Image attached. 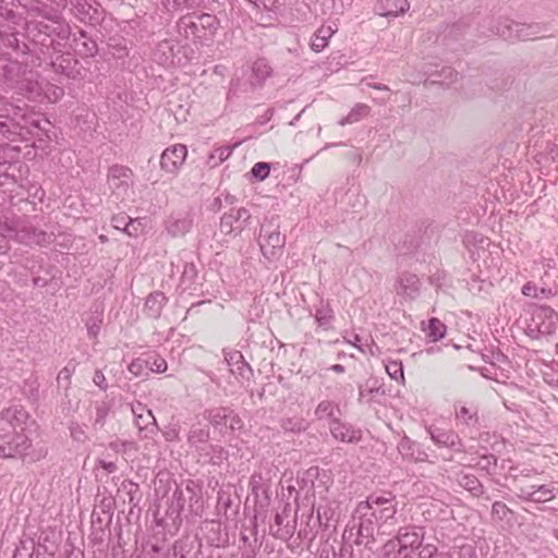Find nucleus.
Masks as SVG:
<instances>
[{"label": "nucleus", "instance_id": "f257e3e1", "mask_svg": "<svg viewBox=\"0 0 558 558\" xmlns=\"http://www.w3.org/2000/svg\"><path fill=\"white\" fill-rule=\"evenodd\" d=\"M66 3V0H31L24 4L29 16L25 23L26 36L43 60L62 54L69 47L72 29L62 14Z\"/></svg>", "mask_w": 558, "mask_h": 558}, {"label": "nucleus", "instance_id": "f03ea898", "mask_svg": "<svg viewBox=\"0 0 558 558\" xmlns=\"http://www.w3.org/2000/svg\"><path fill=\"white\" fill-rule=\"evenodd\" d=\"M47 454L48 447L43 441L34 444L25 433H0V458L35 463L45 459Z\"/></svg>", "mask_w": 558, "mask_h": 558}, {"label": "nucleus", "instance_id": "7ed1b4c3", "mask_svg": "<svg viewBox=\"0 0 558 558\" xmlns=\"http://www.w3.org/2000/svg\"><path fill=\"white\" fill-rule=\"evenodd\" d=\"M425 530L423 526L405 525L398 529L397 534L383 546V558H413L412 554L424 546Z\"/></svg>", "mask_w": 558, "mask_h": 558}, {"label": "nucleus", "instance_id": "20e7f679", "mask_svg": "<svg viewBox=\"0 0 558 558\" xmlns=\"http://www.w3.org/2000/svg\"><path fill=\"white\" fill-rule=\"evenodd\" d=\"M219 26V20L209 13H187L181 16L177 22L180 35L199 44L211 40Z\"/></svg>", "mask_w": 558, "mask_h": 558}, {"label": "nucleus", "instance_id": "39448f33", "mask_svg": "<svg viewBox=\"0 0 558 558\" xmlns=\"http://www.w3.org/2000/svg\"><path fill=\"white\" fill-rule=\"evenodd\" d=\"M524 332L531 339L551 336L558 328V314L547 305L532 304L526 311Z\"/></svg>", "mask_w": 558, "mask_h": 558}, {"label": "nucleus", "instance_id": "423d86ee", "mask_svg": "<svg viewBox=\"0 0 558 558\" xmlns=\"http://www.w3.org/2000/svg\"><path fill=\"white\" fill-rule=\"evenodd\" d=\"M361 509H365L375 519L378 526L397 523L398 501L391 492L371 494L366 500L360 501Z\"/></svg>", "mask_w": 558, "mask_h": 558}, {"label": "nucleus", "instance_id": "0eeeda50", "mask_svg": "<svg viewBox=\"0 0 558 558\" xmlns=\"http://www.w3.org/2000/svg\"><path fill=\"white\" fill-rule=\"evenodd\" d=\"M492 33L506 40H530L536 38L544 31V26L539 23H519L508 17H499L492 21Z\"/></svg>", "mask_w": 558, "mask_h": 558}, {"label": "nucleus", "instance_id": "6e6552de", "mask_svg": "<svg viewBox=\"0 0 558 558\" xmlns=\"http://www.w3.org/2000/svg\"><path fill=\"white\" fill-rule=\"evenodd\" d=\"M202 497L199 493L190 484L180 486L175 484V488L169 499L168 513L177 518L184 511L198 514L202 510Z\"/></svg>", "mask_w": 558, "mask_h": 558}, {"label": "nucleus", "instance_id": "1a4fd4ad", "mask_svg": "<svg viewBox=\"0 0 558 558\" xmlns=\"http://www.w3.org/2000/svg\"><path fill=\"white\" fill-rule=\"evenodd\" d=\"M203 417L222 436L243 427L242 418L229 407L206 409Z\"/></svg>", "mask_w": 558, "mask_h": 558}, {"label": "nucleus", "instance_id": "9d476101", "mask_svg": "<svg viewBox=\"0 0 558 558\" xmlns=\"http://www.w3.org/2000/svg\"><path fill=\"white\" fill-rule=\"evenodd\" d=\"M353 519L359 520V523L353 526L356 527L355 545L363 546L365 549L373 551L376 544L375 530L376 525H378L377 522L368 511L361 509L360 502L356 505Z\"/></svg>", "mask_w": 558, "mask_h": 558}, {"label": "nucleus", "instance_id": "9b49d317", "mask_svg": "<svg viewBox=\"0 0 558 558\" xmlns=\"http://www.w3.org/2000/svg\"><path fill=\"white\" fill-rule=\"evenodd\" d=\"M286 239L279 232L278 228L271 225H263L259 231V246L265 258L268 260L277 259L283 250Z\"/></svg>", "mask_w": 558, "mask_h": 558}, {"label": "nucleus", "instance_id": "f8f14e48", "mask_svg": "<svg viewBox=\"0 0 558 558\" xmlns=\"http://www.w3.org/2000/svg\"><path fill=\"white\" fill-rule=\"evenodd\" d=\"M515 495L520 500L525 502L543 504L557 497L558 487H556L554 483L518 487Z\"/></svg>", "mask_w": 558, "mask_h": 558}, {"label": "nucleus", "instance_id": "ddd939ff", "mask_svg": "<svg viewBox=\"0 0 558 558\" xmlns=\"http://www.w3.org/2000/svg\"><path fill=\"white\" fill-rule=\"evenodd\" d=\"M291 507L289 504H286L280 512H277L274 518V523L269 526V533L275 538L281 541L290 539L296 526V520L290 521Z\"/></svg>", "mask_w": 558, "mask_h": 558}, {"label": "nucleus", "instance_id": "4468645a", "mask_svg": "<svg viewBox=\"0 0 558 558\" xmlns=\"http://www.w3.org/2000/svg\"><path fill=\"white\" fill-rule=\"evenodd\" d=\"M133 172L130 168L114 165L108 171V184L112 193L123 197L133 184Z\"/></svg>", "mask_w": 558, "mask_h": 558}, {"label": "nucleus", "instance_id": "2eb2a0df", "mask_svg": "<svg viewBox=\"0 0 558 558\" xmlns=\"http://www.w3.org/2000/svg\"><path fill=\"white\" fill-rule=\"evenodd\" d=\"M29 420L28 412L22 405L14 404L0 412V423L11 428L10 432L24 433ZM2 430L7 432L4 427Z\"/></svg>", "mask_w": 558, "mask_h": 558}, {"label": "nucleus", "instance_id": "dca6fc26", "mask_svg": "<svg viewBox=\"0 0 558 558\" xmlns=\"http://www.w3.org/2000/svg\"><path fill=\"white\" fill-rule=\"evenodd\" d=\"M187 156V148L183 144H174L166 148L160 156L161 170L175 174L184 163Z\"/></svg>", "mask_w": 558, "mask_h": 558}, {"label": "nucleus", "instance_id": "f3484780", "mask_svg": "<svg viewBox=\"0 0 558 558\" xmlns=\"http://www.w3.org/2000/svg\"><path fill=\"white\" fill-rule=\"evenodd\" d=\"M24 74L22 63L16 60H12L7 54H0V78L12 88H23V82L21 81Z\"/></svg>", "mask_w": 558, "mask_h": 558}, {"label": "nucleus", "instance_id": "a211bd4d", "mask_svg": "<svg viewBox=\"0 0 558 558\" xmlns=\"http://www.w3.org/2000/svg\"><path fill=\"white\" fill-rule=\"evenodd\" d=\"M223 357L230 367V372L238 380H251L253 377V369L240 351L223 349Z\"/></svg>", "mask_w": 558, "mask_h": 558}, {"label": "nucleus", "instance_id": "6ab92c4d", "mask_svg": "<svg viewBox=\"0 0 558 558\" xmlns=\"http://www.w3.org/2000/svg\"><path fill=\"white\" fill-rule=\"evenodd\" d=\"M70 3L81 22L96 24L101 20V7L96 0H70Z\"/></svg>", "mask_w": 558, "mask_h": 558}, {"label": "nucleus", "instance_id": "aec40b11", "mask_svg": "<svg viewBox=\"0 0 558 558\" xmlns=\"http://www.w3.org/2000/svg\"><path fill=\"white\" fill-rule=\"evenodd\" d=\"M427 432H428L432 440L438 447L450 448L457 452L465 451L464 445H463L460 436L454 430L440 428L437 426H429L427 428Z\"/></svg>", "mask_w": 558, "mask_h": 558}, {"label": "nucleus", "instance_id": "412c9836", "mask_svg": "<svg viewBox=\"0 0 558 558\" xmlns=\"http://www.w3.org/2000/svg\"><path fill=\"white\" fill-rule=\"evenodd\" d=\"M331 436L340 442L356 444L362 438V430L348 422L340 418L332 420L328 423Z\"/></svg>", "mask_w": 558, "mask_h": 558}, {"label": "nucleus", "instance_id": "4be33fe9", "mask_svg": "<svg viewBox=\"0 0 558 558\" xmlns=\"http://www.w3.org/2000/svg\"><path fill=\"white\" fill-rule=\"evenodd\" d=\"M134 415V423L140 433H144V437H149L157 433L158 426L156 418L150 410H148L141 402L132 405Z\"/></svg>", "mask_w": 558, "mask_h": 558}, {"label": "nucleus", "instance_id": "5701e85b", "mask_svg": "<svg viewBox=\"0 0 558 558\" xmlns=\"http://www.w3.org/2000/svg\"><path fill=\"white\" fill-rule=\"evenodd\" d=\"M385 397L386 390L375 378H369L364 384L359 385V403L368 405L383 404Z\"/></svg>", "mask_w": 558, "mask_h": 558}, {"label": "nucleus", "instance_id": "b1692460", "mask_svg": "<svg viewBox=\"0 0 558 558\" xmlns=\"http://www.w3.org/2000/svg\"><path fill=\"white\" fill-rule=\"evenodd\" d=\"M167 233L171 238L185 235L193 226V219L187 213H177L168 217L165 222Z\"/></svg>", "mask_w": 558, "mask_h": 558}, {"label": "nucleus", "instance_id": "393cba45", "mask_svg": "<svg viewBox=\"0 0 558 558\" xmlns=\"http://www.w3.org/2000/svg\"><path fill=\"white\" fill-rule=\"evenodd\" d=\"M209 439L210 428L208 425L202 426L201 424H193L186 436L189 447L196 453L205 451L206 447L209 445Z\"/></svg>", "mask_w": 558, "mask_h": 558}, {"label": "nucleus", "instance_id": "a878e982", "mask_svg": "<svg viewBox=\"0 0 558 558\" xmlns=\"http://www.w3.org/2000/svg\"><path fill=\"white\" fill-rule=\"evenodd\" d=\"M398 451L404 460L412 462L427 461L428 454L422 448L421 444L403 436L398 444Z\"/></svg>", "mask_w": 558, "mask_h": 558}, {"label": "nucleus", "instance_id": "bb28decb", "mask_svg": "<svg viewBox=\"0 0 558 558\" xmlns=\"http://www.w3.org/2000/svg\"><path fill=\"white\" fill-rule=\"evenodd\" d=\"M397 294L409 300H415L420 295L421 281L418 277L411 272H401L398 277Z\"/></svg>", "mask_w": 558, "mask_h": 558}, {"label": "nucleus", "instance_id": "cd10ccee", "mask_svg": "<svg viewBox=\"0 0 558 558\" xmlns=\"http://www.w3.org/2000/svg\"><path fill=\"white\" fill-rule=\"evenodd\" d=\"M177 44L172 39H165L157 44L154 50V59L163 66L174 64Z\"/></svg>", "mask_w": 558, "mask_h": 558}, {"label": "nucleus", "instance_id": "c85d7f7f", "mask_svg": "<svg viewBox=\"0 0 558 558\" xmlns=\"http://www.w3.org/2000/svg\"><path fill=\"white\" fill-rule=\"evenodd\" d=\"M314 311L313 315L318 326L324 330L331 329L335 320V313L329 303L324 300H319V302L314 306Z\"/></svg>", "mask_w": 558, "mask_h": 558}, {"label": "nucleus", "instance_id": "c756f323", "mask_svg": "<svg viewBox=\"0 0 558 558\" xmlns=\"http://www.w3.org/2000/svg\"><path fill=\"white\" fill-rule=\"evenodd\" d=\"M458 484L468 490L473 497H481L485 493V488L481 481L474 475L470 473L460 472L457 475Z\"/></svg>", "mask_w": 558, "mask_h": 558}, {"label": "nucleus", "instance_id": "7c9ffc66", "mask_svg": "<svg viewBox=\"0 0 558 558\" xmlns=\"http://www.w3.org/2000/svg\"><path fill=\"white\" fill-rule=\"evenodd\" d=\"M167 302V298L163 292L155 291L150 293L145 301L144 311L150 318H158L161 311Z\"/></svg>", "mask_w": 558, "mask_h": 558}, {"label": "nucleus", "instance_id": "2f4dec72", "mask_svg": "<svg viewBox=\"0 0 558 558\" xmlns=\"http://www.w3.org/2000/svg\"><path fill=\"white\" fill-rule=\"evenodd\" d=\"M521 293L524 296L532 298V299L549 300L556 295L557 291H556V289H554L551 287H545V286L538 287L535 282L527 281L526 283H524L522 286Z\"/></svg>", "mask_w": 558, "mask_h": 558}, {"label": "nucleus", "instance_id": "473e14b6", "mask_svg": "<svg viewBox=\"0 0 558 558\" xmlns=\"http://www.w3.org/2000/svg\"><path fill=\"white\" fill-rule=\"evenodd\" d=\"M197 454L213 465H221L229 457L228 451L217 444H209L205 451H201Z\"/></svg>", "mask_w": 558, "mask_h": 558}, {"label": "nucleus", "instance_id": "72a5a7b5", "mask_svg": "<svg viewBox=\"0 0 558 558\" xmlns=\"http://www.w3.org/2000/svg\"><path fill=\"white\" fill-rule=\"evenodd\" d=\"M410 8L408 0H380L378 12L383 16H398Z\"/></svg>", "mask_w": 558, "mask_h": 558}, {"label": "nucleus", "instance_id": "f704fd0d", "mask_svg": "<svg viewBox=\"0 0 558 558\" xmlns=\"http://www.w3.org/2000/svg\"><path fill=\"white\" fill-rule=\"evenodd\" d=\"M337 31L336 27L331 25H323L320 26L316 33L314 34L312 40H311V48L315 52H320L324 48L327 47L329 39Z\"/></svg>", "mask_w": 558, "mask_h": 558}, {"label": "nucleus", "instance_id": "c9c22d12", "mask_svg": "<svg viewBox=\"0 0 558 558\" xmlns=\"http://www.w3.org/2000/svg\"><path fill=\"white\" fill-rule=\"evenodd\" d=\"M336 413H340L339 404L330 400L320 401L314 411V415L318 421L328 420L330 422L338 420L339 417L336 416Z\"/></svg>", "mask_w": 558, "mask_h": 558}, {"label": "nucleus", "instance_id": "e433bc0d", "mask_svg": "<svg viewBox=\"0 0 558 558\" xmlns=\"http://www.w3.org/2000/svg\"><path fill=\"white\" fill-rule=\"evenodd\" d=\"M119 492H122L128 496V502L131 506V511L140 505L143 497L140 485L131 480L122 481Z\"/></svg>", "mask_w": 558, "mask_h": 558}, {"label": "nucleus", "instance_id": "4c0bfd02", "mask_svg": "<svg viewBox=\"0 0 558 558\" xmlns=\"http://www.w3.org/2000/svg\"><path fill=\"white\" fill-rule=\"evenodd\" d=\"M272 74V68L265 58H258L252 65V77L262 85Z\"/></svg>", "mask_w": 558, "mask_h": 558}, {"label": "nucleus", "instance_id": "58836bf2", "mask_svg": "<svg viewBox=\"0 0 558 558\" xmlns=\"http://www.w3.org/2000/svg\"><path fill=\"white\" fill-rule=\"evenodd\" d=\"M456 418L458 424L475 427L478 423L477 410L474 407L461 405L456 409Z\"/></svg>", "mask_w": 558, "mask_h": 558}, {"label": "nucleus", "instance_id": "ea45409f", "mask_svg": "<svg viewBox=\"0 0 558 558\" xmlns=\"http://www.w3.org/2000/svg\"><path fill=\"white\" fill-rule=\"evenodd\" d=\"M371 112V107L365 104H356L351 111L338 121L340 126L353 124L367 117Z\"/></svg>", "mask_w": 558, "mask_h": 558}, {"label": "nucleus", "instance_id": "a19ab883", "mask_svg": "<svg viewBox=\"0 0 558 558\" xmlns=\"http://www.w3.org/2000/svg\"><path fill=\"white\" fill-rule=\"evenodd\" d=\"M280 427L286 433L300 434L308 428V423L300 416L282 417L280 420Z\"/></svg>", "mask_w": 558, "mask_h": 558}, {"label": "nucleus", "instance_id": "79ce46f5", "mask_svg": "<svg viewBox=\"0 0 558 558\" xmlns=\"http://www.w3.org/2000/svg\"><path fill=\"white\" fill-rule=\"evenodd\" d=\"M5 46L12 48L15 52L22 53V54H28V53H40V51L34 47V45L31 43L32 48L28 44L23 43L19 39L17 34H9L7 35L4 39Z\"/></svg>", "mask_w": 558, "mask_h": 558}, {"label": "nucleus", "instance_id": "37998d69", "mask_svg": "<svg viewBox=\"0 0 558 558\" xmlns=\"http://www.w3.org/2000/svg\"><path fill=\"white\" fill-rule=\"evenodd\" d=\"M145 366L147 367V373L153 372L157 374L165 373L167 371V362L159 354L151 352L147 354H143Z\"/></svg>", "mask_w": 558, "mask_h": 558}, {"label": "nucleus", "instance_id": "c03bdc74", "mask_svg": "<svg viewBox=\"0 0 558 558\" xmlns=\"http://www.w3.org/2000/svg\"><path fill=\"white\" fill-rule=\"evenodd\" d=\"M201 0H160L161 5L168 12L190 11L199 4Z\"/></svg>", "mask_w": 558, "mask_h": 558}, {"label": "nucleus", "instance_id": "a18cd8bd", "mask_svg": "<svg viewBox=\"0 0 558 558\" xmlns=\"http://www.w3.org/2000/svg\"><path fill=\"white\" fill-rule=\"evenodd\" d=\"M248 487H250L251 494L254 496L256 501L260 497V495H265V497L268 498V496H267L268 485L266 483V480L263 477V475L260 473L252 474L250 482H248Z\"/></svg>", "mask_w": 558, "mask_h": 558}, {"label": "nucleus", "instance_id": "49530a36", "mask_svg": "<svg viewBox=\"0 0 558 558\" xmlns=\"http://www.w3.org/2000/svg\"><path fill=\"white\" fill-rule=\"evenodd\" d=\"M432 83H438L445 86H450L457 81L458 72L451 66H444L438 74H432Z\"/></svg>", "mask_w": 558, "mask_h": 558}, {"label": "nucleus", "instance_id": "de8ad7c7", "mask_svg": "<svg viewBox=\"0 0 558 558\" xmlns=\"http://www.w3.org/2000/svg\"><path fill=\"white\" fill-rule=\"evenodd\" d=\"M111 410V405L108 401L101 400L95 402V420H94V427L95 428H102L106 424V418Z\"/></svg>", "mask_w": 558, "mask_h": 558}, {"label": "nucleus", "instance_id": "09e8293b", "mask_svg": "<svg viewBox=\"0 0 558 558\" xmlns=\"http://www.w3.org/2000/svg\"><path fill=\"white\" fill-rule=\"evenodd\" d=\"M446 329V325L438 318H430L426 329V335L432 341L435 342L444 338Z\"/></svg>", "mask_w": 558, "mask_h": 558}, {"label": "nucleus", "instance_id": "8fccbe9b", "mask_svg": "<svg viewBox=\"0 0 558 558\" xmlns=\"http://www.w3.org/2000/svg\"><path fill=\"white\" fill-rule=\"evenodd\" d=\"M317 520L320 526L328 529L330 522H336L335 510L329 505H318L316 508Z\"/></svg>", "mask_w": 558, "mask_h": 558}, {"label": "nucleus", "instance_id": "3c124183", "mask_svg": "<svg viewBox=\"0 0 558 558\" xmlns=\"http://www.w3.org/2000/svg\"><path fill=\"white\" fill-rule=\"evenodd\" d=\"M466 287L471 293L478 294L483 291H487V289L492 287V283L480 276L472 274L470 278L466 279Z\"/></svg>", "mask_w": 558, "mask_h": 558}, {"label": "nucleus", "instance_id": "603ef678", "mask_svg": "<svg viewBox=\"0 0 558 558\" xmlns=\"http://www.w3.org/2000/svg\"><path fill=\"white\" fill-rule=\"evenodd\" d=\"M244 229V223L236 225L233 219V213L225 214L220 220V230L225 234H230L233 231L241 232Z\"/></svg>", "mask_w": 558, "mask_h": 558}, {"label": "nucleus", "instance_id": "864d4df0", "mask_svg": "<svg viewBox=\"0 0 558 558\" xmlns=\"http://www.w3.org/2000/svg\"><path fill=\"white\" fill-rule=\"evenodd\" d=\"M513 514V511L504 501H495L492 505V518L494 520H509V517H512Z\"/></svg>", "mask_w": 558, "mask_h": 558}, {"label": "nucleus", "instance_id": "5fc2aeb1", "mask_svg": "<svg viewBox=\"0 0 558 558\" xmlns=\"http://www.w3.org/2000/svg\"><path fill=\"white\" fill-rule=\"evenodd\" d=\"M418 558H451L447 551H439L434 544H425L418 551Z\"/></svg>", "mask_w": 558, "mask_h": 558}, {"label": "nucleus", "instance_id": "6e6d98bb", "mask_svg": "<svg viewBox=\"0 0 558 558\" xmlns=\"http://www.w3.org/2000/svg\"><path fill=\"white\" fill-rule=\"evenodd\" d=\"M232 505L233 500L231 494L223 489H220L217 496V509L220 512L223 511V514L226 517H229L228 511L232 508Z\"/></svg>", "mask_w": 558, "mask_h": 558}, {"label": "nucleus", "instance_id": "4d7b16f0", "mask_svg": "<svg viewBox=\"0 0 558 558\" xmlns=\"http://www.w3.org/2000/svg\"><path fill=\"white\" fill-rule=\"evenodd\" d=\"M133 220L126 216L125 214H119L112 217L111 223L113 228L121 230L129 235H132L133 232L130 230V226L132 225Z\"/></svg>", "mask_w": 558, "mask_h": 558}, {"label": "nucleus", "instance_id": "13d9d810", "mask_svg": "<svg viewBox=\"0 0 558 558\" xmlns=\"http://www.w3.org/2000/svg\"><path fill=\"white\" fill-rule=\"evenodd\" d=\"M197 277V269L194 263H185L183 266V271L181 276L182 284H185L186 288H190L191 284L195 282Z\"/></svg>", "mask_w": 558, "mask_h": 558}, {"label": "nucleus", "instance_id": "bf43d9fd", "mask_svg": "<svg viewBox=\"0 0 558 558\" xmlns=\"http://www.w3.org/2000/svg\"><path fill=\"white\" fill-rule=\"evenodd\" d=\"M69 432L71 438L77 442H85L88 439L85 425H82L77 422H71L69 424Z\"/></svg>", "mask_w": 558, "mask_h": 558}, {"label": "nucleus", "instance_id": "052dcab7", "mask_svg": "<svg viewBox=\"0 0 558 558\" xmlns=\"http://www.w3.org/2000/svg\"><path fill=\"white\" fill-rule=\"evenodd\" d=\"M386 372L391 379H404L403 365L401 361H388L386 364Z\"/></svg>", "mask_w": 558, "mask_h": 558}, {"label": "nucleus", "instance_id": "680f3d73", "mask_svg": "<svg viewBox=\"0 0 558 558\" xmlns=\"http://www.w3.org/2000/svg\"><path fill=\"white\" fill-rule=\"evenodd\" d=\"M128 369L135 377H142V376H147L148 375L147 367L145 366V361H144L143 355H141L140 357L133 360L130 363Z\"/></svg>", "mask_w": 558, "mask_h": 558}, {"label": "nucleus", "instance_id": "e2e57ef3", "mask_svg": "<svg viewBox=\"0 0 558 558\" xmlns=\"http://www.w3.org/2000/svg\"><path fill=\"white\" fill-rule=\"evenodd\" d=\"M270 169L271 166L269 162L259 161L253 166V168L251 169V173L257 180L263 181L266 178H268Z\"/></svg>", "mask_w": 558, "mask_h": 558}, {"label": "nucleus", "instance_id": "0e129e2a", "mask_svg": "<svg viewBox=\"0 0 558 558\" xmlns=\"http://www.w3.org/2000/svg\"><path fill=\"white\" fill-rule=\"evenodd\" d=\"M108 448L116 453H125L130 450H134L135 444L133 441H129V440L117 439V440L110 441L108 445Z\"/></svg>", "mask_w": 558, "mask_h": 558}, {"label": "nucleus", "instance_id": "69168bd1", "mask_svg": "<svg viewBox=\"0 0 558 558\" xmlns=\"http://www.w3.org/2000/svg\"><path fill=\"white\" fill-rule=\"evenodd\" d=\"M102 319L100 315H92L86 320L87 332L89 337L96 338L100 331Z\"/></svg>", "mask_w": 558, "mask_h": 558}, {"label": "nucleus", "instance_id": "338daca9", "mask_svg": "<svg viewBox=\"0 0 558 558\" xmlns=\"http://www.w3.org/2000/svg\"><path fill=\"white\" fill-rule=\"evenodd\" d=\"M232 151L233 147L231 146L218 147L210 156V159L217 158L219 162H222L231 156Z\"/></svg>", "mask_w": 558, "mask_h": 558}, {"label": "nucleus", "instance_id": "774afa93", "mask_svg": "<svg viewBox=\"0 0 558 558\" xmlns=\"http://www.w3.org/2000/svg\"><path fill=\"white\" fill-rule=\"evenodd\" d=\"M12 128H14V125L11 124V120L8 117L0 116V134L9 137V135L15 133Z\"/></svg>", "mask_w": 558, "mask_h": 558}]
</instances>
